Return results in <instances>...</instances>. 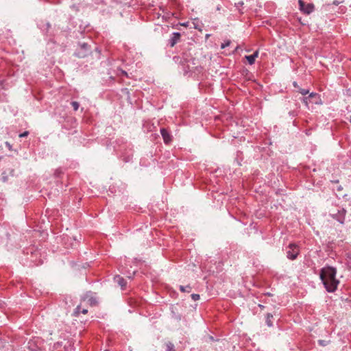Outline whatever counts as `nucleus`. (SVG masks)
I'll list each match as a JSON object with an SVG mask.
<instances>
[{
  "instance_id": "b1692460",
  "label": "nucleus",
  "mask_w": 351,
  "mask_h": 351,
  "mask_svg": "<svg viewBox=\"0 0 351 351\" xmlns=\"http://www.w3.org/2000/svg\"><path fill=\"white\" fill-rule=\"evenodd\" d=\"M258 56V51H256L253 54H252V56L254 58V60L256 59V58H257Z\"/></svg>"
},
{
  "instance_id": "9d476101",
  "label": "nucleus",
  "mask_w": 351,
  "mask_h": 351,
  "mask_svg": "<svg viewBox=\"0 0 351 351\" xmlns=\"http://www.w3.org/2000/svg\"><path fill=\"white\" fill-rule=\"evenodd\" d=\"M272 318H273V315L271 313H267V315H266V324L269 327L273 326V322H272V320H271Z\"/></svg>"
},
{
  "instance_id": "2eb2a0df",
  "label": "nucleus",
  "mask_w": 351,
  "mask_h": 351,
  "mask_svg": "<svg viewBox=\"0 0 351 351\" xmlns=\"http://www.w3.org/2000/svg\"><path fill=\"white\" fill-rule=\"evenodd\" d=\"M245 58H246V59H247V62H248V63H249L250 64H251V65H252V64H253L254 63L255 60H254V58L252 56V55H250V56H245Z\"/></svg>"
},
{
  "instance_id": "bb28decb",
  "label": "nucleus",
  "mask_w": 351,
  "mask_h": 351,
  "mask_svg": "<svg viewBox=\"0 0 351 351\" xmlns=\"http://www.w3.org/2000/svg\"><path fill=\"white\" fill-rule=\"evenodd\" d=\"M293 86H294V87L298 88V84H297V82H294L293 83Z\"/></svg>"
},
{
  "instance_id": "9b49d317",
  "label": "nucleus",
  "mask_w": 351,
  "mask_h": 351,
  "mask_svg": "<svg viewBox=\"0 0 351 351\" xmlns=\"http://www.w3.org/2000/svg\"><path fill=\"white\" fill-rule=\"evenodd\" d=\"M88 313V310L86 308H82L81 306L80 305H78L75 310V313L76 315H79L80 313H83V314H86Z\"/></svg>"
},
{
  "instance_id": "f257e3e1",
  "label": "nucleus",
  "mask_w": 351,
  "mask_h": 351,
  "mask_svg": "<svg viewBox=\"0 0 351 351\" xmlns=\"http://www.w3.org/2000/svg\"><path fill=\"white\" fill-rule=\"evenodd\" d=\"M337 270L332 267H323L319 274L320 279L328 292H334L339 283L336 278Z\"/></svg>"
},
{
  "instance_id": "20e7f679",
  "label": "nucleus",
  "mask_w": 351,
  "mask_h": 351,
  "mask_svg": "<svg viewBox=\"0 0 351 351\" xmlns=\"http://www.w3.org/2000/svg\"><path fill=\"white\" fill-rule=\"evenodd\" d=\"M299 254L298 246L295 243H290L287 251V257L290 260H295Z\"/></svg>"
},
{
  "instance_id": "5701e85b",
  "label": "nucleus",
  "mask_w": 351,
  "mask_h": 351,
  "mask_svg": "<svg viewBox=\"0 0 351 351\" xmlns=\"http://www.w3.org/2000/svg\"><path fill=\"white\" fill-rule=\"evenodd\" d=\"M28 134H29V132L25 131V132H23V133L20 134H19V137H21V138L25 137V136H27Z\"/></svg>"
},
{
  "instance_id": "39448f33",
  "label": "nucleus",
  "mask_w": 351,
  "mask_h": 351,
  "mask_svg": "<svg viewBox=\"0 0 351 351\" xmlns=\"http://www.w3.org/2000/svg\"><path fill=\"white\" fill-rule=\"evenodd\" d=\"M346 213V210L344 208H339L337 212L330 213V216L340 223L343 224L345 221Z\"/></svg>"
},
{
  "instance_id": "f3484780",
  "label": "nucleus",
  "mask_w": 351,
  "mask_h": 351,
  "mask_svg": "<svg viewBox=\"0 0 351 351\" xmlns=\"http://www.w3.org/2000/svg\"><path fill=\"white\" fill-rule=\"evenodd\" d=\"M318 343L321 346H326L329 343V341L319 339L318 340Z\"/></svg>"
},
{
  "instance_id": "f8f14e48",
  "label": "nucleus",
  "mask_w": 351,
  "mask_h": 351,
  "mask_svg": "<svg viewBox=\"0 0 351 351\" xmlns=\"http://www.w3.org/2000/svg\"><path fill=\"white\" fill-rule=\"evenodd\" d=\"M166 351H176L174 344L170 341L166 343Z\"/></svg>"
},
{
  "instance_id": "aec40b11",
  "label": "nucleus",
  "mask_w": 351,
  "mask_h": 351,
  "mask_svg": "<svg viewBox=\"0 0 351 351\" xmlns=\"http://www.w3.org/2000/svg\"><path fill=\"white\" fill-rule=\"evenodd\" d=\"M191 298L194 300V301H197L198 300H199L200 298V296L199 294H196V293H193L191 295Z\"/></svg>"
},
{
  "instance_id": "f03ea898",
  "label": "nucleus",
  "mask_w": 351,
  "mask_h": 351,
  "mask_svg": "<svg viewBox=\"0 0 351 351\" xmlns=\"http://www.w3.org/2000/svg\"><path fill=\"white\" fill-rule=\"evenodd\" d=\"M90 52V48L87 43H83L80 44L79 48L75 52V56L80 58L87 56Z\"/></svg>"
},
{
  "instance_id": "dca6fc26",
  "label": "nucleus",
  "mask_w": 351,
  "mask_h": 351,
  "mask_svg": "<svg viewBox=\"0 0 351 351\" xmlns=\"http://www.w3.org/2000/svg\"><path fill=\"white\" fill-rule=\"evenodd\" d=\"M72 107L73 108V110L75 111L77 110L80 106V104L77 101H73L71 103Z\"/></svg>"
},
{
  "instance_id": "6ab92c4d",
  "label": "nucleus",
  "mask_w": 351,
  "mask_h": 351,
  "mask_svg": "<svg viewBox=\"0 0 351 351\" xmlns=\"http://www.w3.org/2000/svg\"><path fill=\"white\" fill-rule=\"evenodd\" d=\"M230 40H226V41H225L223 43H222V44L221 45V49H224V48H226V47L229 46V45H230Z\"/></svg>"
},
{
  "instance_id": "412c9836",
  "label": "nucleus",
  "mask_w": 351,
  "mask_h": 351,
  "mask_svg": "<svg viewBox=\"0 0 351 351\" xmlns=\"http://www.w3.org/2000/svg\"><path fill=\"white\" fill-rule=\"evenodd\" d=\"M244 3L243 1H239L237 2H235L234 5L237 8H239L240 7H242Z\"/></svg>"
},
{
  "instance_id": "393cba45",
  "label": "nucleus",
  "mask_w": 351,
  "mask_h": 351,
  "mask_svg": "<svg viewBox=\"0 0 351 351\" xmlns=\"http://www.w3.org/2000/svg\"><path fill=\"white\" fill-rule=\"evenodd\" d=\"M339 3H340V2H339V1H337V0H335V1H334L332 2V4H333V5H338Z\"/></svg>"
},
{
  "instance_id": "4be33fe9",
  "label": "nucleus",
  "mask_w": 351,
  "mask_h": 351,
  "mask_svg": "<svg viewBox=\"0 0 351 351\" xmlns=\"http://www.w3.org/2000/svg\"><path fill=\"white\" fill-rule=\"evenodd\" d=\"M302 101L306 104V106H308V102H311V100H310V99H309V97L308 96V97H304L302 99Z\"/></svg>"
},
{
  "instance_id": "ddd939ff",
  "label": "nucleus",
  "mask_w": 351,
  "mask_h": 351,
  "mask_svg": "<svg viewBox=\"0 0 351 351\" xmlns=\"http://www.w3.org/2000/svg\"><path fill=\"white\" fill-rule=\"evenodd\" d=\"M180 290L182 292H187V293H189V292H191V287L189 285H187V286H182V285H180Z\"/></svg>"
},
{
  "instance_id": "cd10ccee",
  "label": "nucleus",
  "mask_w": 351,
  "mask_h": 351,
  "mask_svg": "<svg viewBox=\"0 0 351 351\" xmlns=\"http://www.w3.org/2000/svg\"><path fill=\"white\" fill-rule=\"evenodd\" d=\"M123 73L125 75H127V73L125 71H123Z\"/></svg>"
},
{
  "instance_id": "a878e982",
  "label": "nucleus",
  "mask_w": 351,
  "mask_h": 351,
  "mask_svg": "<svg viewBox=\"0 0 351 351\" xmlns=\"http://www.w3.org/2000/svg\"><path fill=\"white\" fill-rule=\"evenodd\" d=\"M181 25L186 27V26H188V23H183L181 24Z\"/></svg>"
},
{
  "instance_id": "1a4fd4ad",
  "label": "nucleus",
  "mask_w": 351,
  "mask_h": 351,
  "mask_svg": "<svg viewBox=\"0 0 351 351\" xmlns=\"http://www.w3.org/2000/svg\"><path fill=\"white\" fill-rule=\"evenodd\" d=\"M309 99H315V101H312V103H314L315 104H321L319 96L316 93H311L308 95Z\"/></svg>"
},
{
  "instance_id": "423d86ee",
  "label": "nucleus",
  "mask_w": 351,
  "mask_h": 351,
  "mask_svg": "<svg viewBox=\"0 0 351 351\" xmlns=\"http://www.w3.org/2000/svg\"><path fill=\"white\" fill-rule=\"evenodd\" d=\"M181 34L179 32H173L169 40L170 47H173L177 44L180 40Z\"/></svg>"
},
{
  "instance_id": "0eeeda50",
  "label": "nucleus",
  "mask_w": 351,
  "mask_h": 351,
  "mask_svg": "<svg viewBox=\"0 0 351 351\" xmlns=\"http://www.w3.org/2000/svg\"><path fill=\"white\" fill-rule=\"evenodd\" d=\"M160 134L165 143L168 144L171 141V136L165 128L160 129Z\"/></svg>"
},
{
  "instance_id": "4468645a",
  "label": "nucleus",
  "mask_w": 351,
  "mask_h": 351,
  "mask_svg": "<svg viewBox=\"0 0 351 351\" xmlns=\"http://www.w3.org/2000/svg\"><path fill=\"white\" fill-rule=\"evenodd\" d=\"M88 302L90 304V306H95L97 304V300L94 298H90L88 300Z\"/></svg>"
},
{
  "instance_id": "7ed1b4c3",
  "label": "nucleus",
  "mask_w": 351,
  "mask_h": 351,
  "mask_svg": "<svg viewBox=\"0 0 351 351\" xmlns=\"http://www.w3.org/2000/svg\"><path fill=\"white\" fill-rule=\"evenodd\" d=\"M300 10L305 14H310L315 10L314 4L312 3H306L303 0H298Z\"/></svg>"
},
{
  "instance_id": "c85d7f7f",
  "label": "nucleus",
  "mask_w": 351,
  "mask_h": 351,
  "mask_svg": "<svg viewBox=\"0 0 351 351\" xmlns=\"http://www.w3.org/2000/svg\"><path fill=\"white\" fill-rule=\"evenodd\" d=\"M130 351H132V350H130Z\"/></svg>"
},
{
  "instance_id": "6e6552de",
  "label": "nucleus",
  "mask_w": 351,
  "mask_h": 351,
  "mask_svg": "<svg viewBox=\"0 0 351 351\" xmlns=\"http://www.w3.org/2000/svg\"><path fill=\"white\" fill-rule=\"evenodd\" d=\"M114 280L119 285H120L122 289H124L125 287V286H126V281H125V280L123 277H121L120 276H116L114 278Z\"/></svg>"
},
{
  "instance_id": "a211bd4d",
  "label": "nucleus",
  "mask_w": 351,
  "mask_h": 351,
  "mask_svg": "<svg viewBox=\"0 0 351 351\" xmlns=\"http://www.w3.org/2000/svg\"><path fill=\"white\" fill-rule=\"evenodd\" d=\"M298 92L301 93L303 95H306L309 93L308 89H304V88H299Z\"/></svg>"
}]
</instances>
